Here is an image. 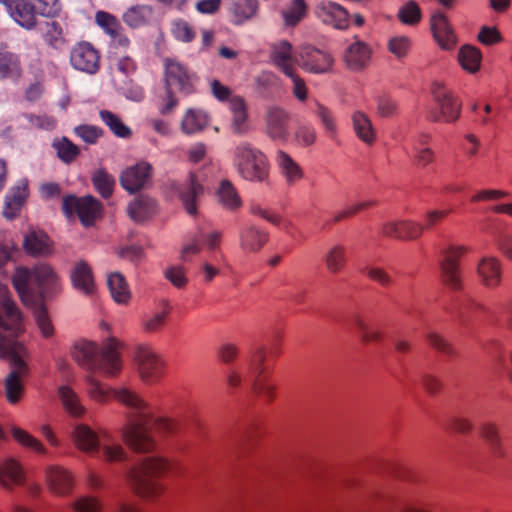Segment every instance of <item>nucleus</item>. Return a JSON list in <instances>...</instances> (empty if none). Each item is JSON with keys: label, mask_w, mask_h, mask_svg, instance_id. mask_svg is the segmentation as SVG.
Wrapping results in <instances>:
<instances>
[{"label": "nucleus", "mask_w": 512, "mask_h": 512, "mask_svg": "<svg viewBox=\"0 0 512 512\" xmlns=\"http://www.w3.org/2000/svg\"><path fill=\"white\" fill-rule=\"evenodd\" d=\"M115 396L124 405L139 410L131 416L122 430L123 441L131 450L137 453L152 452L156 448V443L150 435L151 431L169 435L179 430L180 425L174 419L153 418L147 404L136 393L123 389L116 392Z\"/></svg>", "instance_id": "f257e3e1"}, {"label": "nucleus", "mask_w": 512, "mask_h": 512, "mask_svg": "<svg viewBox=\"0 0 512 512\" xmlns=\"http://www.w3.org/2000/svg\"><path fill=\"white\" fill-rule=\"evenodd\" d=\"M181 473V466L176 460L162 456H148L136 464L129 473L132 489L141 498L160 497L165 486L161 480L170 475Z\"/></svg>", "instance_id": "f03ea898"}, {"label": "nucleus", "mask_w": 512, "mask_h": 512, "mask_svg": "<svg viewBox=\"0 0 512 512\" xmlns=\"http://www.w3.org/2000/svg\"><path fill=\"white\" fill-rule=\"evenodd\" d=\"M125 344L116 337H108L99 348L94 342L80 341L72 350L73 359L82 367L108 377L122 370V352Z\"/></svg>", "instance_id": "7ed1b4c3"}, {"label": "nucleus", "mask_w": 512, "mask_h": 512, "mask_svg": "<svg viewBox=\"0 0 512 512\" xmlns=\"http://www.w3.org/2000/svg\"><path fill=\"white\" fill-rule=\"evenodd\" d=\"M32 281L38 287L42 300L61 291L60 278L50 264L40 263L31 269L17 266L11 276V283L25 307H33L36 304V293L30 287Z\"/></svg>", "instance_id": "20e7f679"}, {"label": "nucleus", "mask_w": 512, "mask_h": 512, "mask_svg": "<svg viewBox=\"0 0 512 512\" xmlns=\"http://www.w3.org/2000/svg\"><path fill=\"white\" fill-rule=\"evenodd\" d=\"M62 211L68 218H77L85 228L93 227L105 214L103 203L92 195H65Z\"/></svg>", "instance_id": "39448f33"}, {"label": "nucleus", "mask_w": 512, "mask_h": 512, "mask_svg": "<svg viewBox=\"0 0 512 512\" xmlns=\"http://www.w3.org/2000/svg\"><path fill=\"white\" fill-rule=\"evenodd\" d=\"M237 169L240 176L250 182H266L269 179L270 166L266 155L249 145H240L235 149Z\"/></svg>", "instance_id": "423d86ee"}, {"label": "nucleus", "mask_w": 512, "mask_h": 512, "mask_svg": "<svg viewBox=\"0 0 512 512\" xmlns=\"http://www.w3.org/2000/svg\"><path fill=\"white\" fill-rule=\"evenodd\" d=\"M431 94L436 104L427 112L426 118L432 122L454 123L461 115L462 103L444 84L435 82Z\"/></svg>", "instance_id": "0eeeda50"}, {"label": "nucleus", "mask_w": 512, "mask_h": 512, "mask_svg": "<svg viewBox=\"0 0 512 512\" xmlns=\"http://www.w3.org/2000/svg\"><path fill=\"white\" fill-rule=\"evenodd\" d=\"M468 252L465 245H449L441 252L440 281L451 291L459 292L464 287L460 261Z\"/></svg>", "instance_id": "6e6552de"}, {"label": "nucleus", "mask_w": 512, "mask_h": 512, "mask_svg": "<svg viewBox=\"0 0 512 512\" xmlns=\"http://www.w3.org/2000/svg\"><path fill=\"white\" fill-rule=\"evenodd\" d=\"M195 73L176 57L163 59V82L165 89H176L180 94L191 95L196 91Z\"/></svg>", "instance_id": "1a4fd4ad"}, {"label": "nucleus", "mask_w": 512, "mask_h": 512, "mask_svg": "<svg viewBox=\"0 0 512 512\" xmlns=\"http://www.w3.org/2000/svg\"><path fill=\"white\" fill-rule=\"evenodd\" d=\"M0 331L18 337L24 333V315L7 286L0 284Z\"/></svg>", "instance_id": "9d476101"}, {"label": "nucleus", "mask_w": 512, "mask_h": 512, "mask_svg": "<svg viewBox=\"0 0 512 512\" xmlns=\"http://www.w3.org/2000/svg\"><path fill=\"white\" fill-rule=\"evenodd\" d=\"M135 361L143 381L156 383L164 376L165 362L151 347L139 346L135 352Z\"/></svg>", "instance_id": "9b49d317"}, {"label": "nucleus", "mask_w": 512, "mask_h": 512, "mask_svg": "<svg viewBox=\"0 0 512 512\" xmlns=\"http://www.w3.org/2000/svg\"><path fill=\"white\" fill-rule=\"evenodd\" d=\"M153 167L147 161H139L125 168L119 177L120 185L130 194H136L152 183Z\"/></svg>", "instance_id": "f8f14e48"}, {"label": "nucleus", "mask_w": 512, "mask_h": 512, "mask_svg": "<svg viewBox=\"0 0 512 512\" xmlns=\"http://www.w3.org/2000/svg\"><path fill=\"white\" fill-rule=\"evenodd\" d=\"M71 66L78 71L95 74L101 66L100 51L88 41L77 42L70 50Z\"/></svg>", "instance_id": "ddd939ff"}, {"label": "nucleus", "mask_w": 512, "mask_h": 512, "mask_svg": "<svg viewBox=\"0 0 512 512\" xmlns=\"http://www.w3.org/2000/svg\"><path fill=\"white\" fill-rule=\"evenodd\" d=\"M432 36L442 50H452L457 45V35L447 15L435 10L429 19Z\"/></svg>", "instance_id": "4468645a"}, {"label": "nucleus", "mask_w": 512, "mask_h": 512, "mask_svg": "<svg viewBox=\"0 0 512 512\" xmlns=\"http://www.w3.org/2000/svg\"><path fill=\"white\" fill-rule=\"evenodd\" d=\"M94 19L97 26L109 37L112 46L127 48L130 45L121 21L114 14L98 10Z\"/></svg>", "instance_id": "2eb2a0df"}, {"label": "nucleus", "mask_w": 512, "mask_h": 512, "mask_svg": "<svg viewBox=\"0 0 512 512\" xmlns=\"http://www.w3.org/2000/svg\"><path fill=\"white\" fill-rule=\"evenodd\" d=\"M5 8L9 16L21 27L33 30L38 25L34 0H10Z\"/></svg>", "instance_id": "dca6fc26"}, {"label": "nucleus", "mask_w": 512, "mask_h": 512, "mask_svg": "<svg viewBox=\"0 0 512 512\" xmlns=\"http://www.w3.org/2000/svg\"><path fill=\"white\" fill-rule=\"evenodd\" d=\"M205 193L204 185L199 181L195 172H189L187 183L179 190L178 197L185 209L191 216L198 214V201Z\"/></svg>", "instance_id": "f3484780"}, {"label": "nucleus", "mask_w": 512, "mask_h": 512, "mask_svg": "<svg viewBox=\"0 0 512 512\" xmlns=\"http://www.w3.org/2000/svg\"><path fill=\"white\" fill-rule=\"evenodd\" d=\"M503 273L502 263L496 257H483L477 264L480 283L488 289H497L501 286Z\"/></svg>", "instance_id": "a211bd4d"}, {"label": "nucleus", "mask_w": 512, "mask_h": 512, "mask_svg": "<svg viewBox=\"0 0 512 512\" xmlns=\"http://www.w3.org/2000/svg\"><path fill=\"white\" fill-rule=\"evenodd\" d=\"M318 16L324 24L338 30H347L350 26L351 16L342 5L327 1L318 6Z\"/></svg>", "instance_id": "6ab92c4d"}, {"label": "nucleus", "mask_w": 512, "mask_h": 512, "mask_svg": "<svg viewBox=\"0 0 512 512\" xmlns=\"http://www.w3.org/2000/svg\"><path fill=\"white\" fill-rule=\"evenodd\" d=\"M300 58L303 68L313 73L329 72L334 65V58L329 52L313 46L305 47Z\"/></svg>", "instance_id": "aec40b11"}, {"label": "nucleus", "mask_w": 512, "mask_h": 512, "mask_svg": "<svg viewBox=\"0 0 512 512\" xmlns=\"http://www.w3.org/2000/svg\"><path fill=\"white\" fill-rule=\"evenodd\" d=\"M158 210L157 200L147 194H139L127 206V214L136 223L151 220Z\"/></svg>", "instance_id": "412c9836"}, {"label": "nucleus", "mask_w": 512, "mask_h": 512, "mask_svg": "<svg viewBox=\"0 0 512 512\" xmlns=\"http://www.w3.org/2000/svg\"><path fill=\"white\" fill-rule=\"evenodd\" d=\"M372 57V48L368 43L354 36V42L345 50L344 62L351 70L359 71L368 66Z\"/></svg>", "instance_id": "4be33fe9"}, {"label": "nucleus", "mask_w": 512, "mask_h": 512, "mask_svg": "<svg viewBox=\"0 0 512 512\" xmlns=\"http://www.w3.org/2000/svg\"><path fill=\"white\" fill-rule=\"evenodd\" d=\"M19 363V366L12 367V371L5 380V394L11 404H16L22 399L25 391L23 378L29 373L26 362Z\"/></svg>", "instance_id": "5701e85b"}, {"label": "nucleus", "mask_w": 512, "mask_h": 512, "mask_svg": "<svg viewBox=\"0 0 512 512\" xmlns=\"http://www.w3.org/2000/svg\"><path fill=\"white\" fill-rule=\"evenodd\" d=\"M271 62L286 76L296 72L297 59L294 56L293 46L287 40L274 45L270 55Z\"/></svg>", "instance_id": "b1692460"}, {"label": "nucleus", "mask_w": 512, "mask_h": 512, "mask_svg": "<svg viewBox=\"0 0 512 512\" xmlns=\"http://www.w3.org/2000/svg\"><path fill=\"white\" fill-rule=\"evenodd\" d=\"M23 248L32 257L48 256L53 253V241L44 231L32 230L25 235Z\"/></svg>", "instance_id": "393cba45"}, {"label": "nucleus", "mask_w": 512, "mask_h": 512, "mask_svg": "<svg viewBox=\"0 0 512 512\" xmlns=\"http://www.w3.org/2000/svg\"><path fill=\"white\" fill-rule=\"evenodd\" d=\"M423 231L422 225L413 221L389 222L382 227L385 236L406 241L418 239Z\"/></svg>", "instance_id": "a878e982"}, {"label": "nucleus", "mask_w": 512, "mask_h": 512, "mask_svg": "<svg viewBox=\"0 0 512 512\" xmlns=\"http://www.w3.org/2000/svg\"><path fill=\"white\" fill-rule=\"evenodd\" d=\"M219 204L226 210L236 212L243 206L242 197L229 179H222L215 190Z\"/></svg>", "instance_id": "bb28decb"}, {"label": "nucleus", "mask_w": 512, "mask_h": 512, "mask_svg": "<svg viewBox=\"0 0 512 512\" xmlns=\"http://www.w3.org/2000/svg\"><path fill=\"white\" fill-rule=\"evenodd\" d=\"M46 477L50 490L57 495H66L73 486L72 475L60 466H51L46 470Z\"/></svg>", "instance_id": "cd10ccee"}, {"label": "nucleus", "mask_w": 512, "mask_h": 512, "mask_svg": "<svg viewBox=\"0 0 512 512\" xmlns=\"http://www.w3.org/2000/svg\"><path fill=\"white\" fill-rule=\"evenodd\" d=\"M289 115L280 107H271L267 112L268 134L274 139H285L288 131Z\"/></svg>", "instance_id": "c85d7f7f"}, {"label": "nucleus", "mask_w": 512, "mask_h": 512, "mask_svg": "<svg viewBox=\"0 0 512 512\" xmlns=\"http://www.w3.org/2000/svg\"><path fill=\"white\" fill-rule=\"evenodd\" d=\"M269 234L254 226L244 228L240 234V244L244 251L255 253L260 251L268 242Z\"/></svg>", "instance_id": "c756f323"}, {"label": "nucleus", "mask_w": 512, "mask_h": 512, "mask_svg": "<svg viewBox=\"0 0 512 512\" xmlns=\"http://www.w3.org/2000/svg\"><path fill=\"white\" fill-rule=\"evenodd\" d=\"M73 285L86 294H91L95 290L93 272L90 265L85 261L76 263L71 274Z\"/></svg>", "instance_id": "7c9ffc66"}, {"label": "nucleus", "mask_w": 512, "mask_h": 512, "mask_svg": "<svg viewBox=\"0 0 512 512\" xmlns=\"http://www.w3.org/2000/svg\"><path fill=\"white\" fill-rule=\"evenodd\" d=\"M253 392L267 403H271L276 398L277 384L272 379L270 371L262 369L255 377Z\"/></svg>", "instance_id": "2f4dec72"}, {"label": "nucleus", "mask_w": 512, "mask_h": 512, "mask_svg": "<svg viewBox=\"0 0 512 512\" xmlns=\"http://www.w3.org/2000/svg\"><path fill=\"white\" fill-rule=\"evenodd\" d=\"M309 6L306 0H289L285 7L281 10L286 27L294 28L308 15Z\"/></svg>", "instance_id": "473e14b6"}, {"label": "nucleus", "mask_w": 512, "mask_h": 512, "mask_svg": "<svg viewBox=\"0 0 512 512\" xmlns=\"http://www.w3.org/2000/svg\"><path fill=\"white\" fill-rule=\"evenodd\" d=\"M106 432L95 433L87 425L81 424L75 428L74 442L84 452L95 451L99 446L100 437H106Z\"/></svg>", "instance_id": "72a5a7b5"}, {"label": "nucleus", "mask_w": 512, "mask_h": 512, "mask_svg": "<svg viewBox=\"0 0 512 512\" xmlns=\"http://www.w3.org/2000/svg\"><path fill=\"white\" fill-rule=\"evenodd\" d=\"M24 481V471L17 461L7 460L0 464V485L10 488L23 485Z\"/></svg>", "instance_id": "f704fd0d"}, {"label": "nucleus", "mask_w": 512, "mask_h": 512, "mask_svg": "<svg viewBox=\"0 0 512 512\" xmlns=\"http://www.w3.org/2000/svg\"><path fill=\"white\" fill-rule=\"evenodd\" d=\"M23 69L20 58L17 54L8 51H0V80L17 79L22 76Z\"/></svg>", "instance_id": "c9c22d12"}, {"label": "nucleus", "mask_w": 512, "mask_h": 512, "mask_svg": "<svg viewBox=\"0 0 512 512\" xmlns=\"http://www.w3.org/2000/svg\"><path fill=\"white\" fill-rule=\"evenodd\" d=\"M458 60L465 71L476 73L481 66L482 53L480 49L475 46L464 45L458 52Z\"/></svg>", "instance_id": "e433bc0d"}, {"label": "nucleus", "mask_w": 512, "mask_h": 512, "mask_svg": "<svg viewBox=\"0 0 512 512\" xmlns=\"http://www.w3.org/2000/svg\"><path fill=\"white\" fill-rule=\"evenodd\" d=\"M208 125V117L205 113L188 109L182 119L181 129L186 134H196L204 130Z\"/></svg>", "instance_id": "4c0bfd02"}, {"label": "nucleus", "mask_w": 512, "mask_h": 512, "mask_svg": "<svg viewBox=\"0 0 512 512\" xmlns=\"http://www.w3.org/2000/svg\"><path fill=\"white\" fill-rule=\"evenodd\" d=\"M108 287L113 299L117 303L127 304L131 299V292L126 279L119 272L108 276Z\"/></svg>", "instance_id": "58836bf2"}, {"label": "nucleus", "mask_w": 512, "mask_h": 512, "mask_svg": "<svg viewBox=\"0 0 512 512\" xmlns=\"http://www.w3.org/2000/svg\"><path fill=\"white\" fill-rule=\"evenodd\" d=\"M151 13L152 9L147 5H134L124 12L122 18L126 25L135 29L146 25Z\"/></svg>", "instance_id": "ea45409f"}, {"label": "nucleus", "mask_w": 512, "mask_h": 512, "mask_svg": "<svg viewBox=\"0 0 512 512\" xmlns=\"http://www.w3.org/2000/svg\"><path fill=\"white\" fill-rule=\"evenodd\" d=\"M352 120L355 133L359 139L366 144H373L376 140V133L368 116L362 112H355Z\"/></svg>", "instance_id": "a19ab883"}, {"label": "nucleus", "mask_w": 512, "mask_h": 512, "mask_svg": "<svg viewBox=\"0 0 512 512\" xmlns=\"http://www.w3.org/2000/svg\"><path fill=\"white\" fill-rule=\"evenodd\" d=\"M22 350L21 343L0 334V358L8 359L12 367L19 366V362H25L20 355Z\"/></svg>", "instance_id": "79ce46f5"}, {"label": "nucleus", "mask_w": 512, "mask_h": 512, "mask_svg": "<svg viewBox=\"0 0 512 512\" xmlns=\"http://www.w3.org/2000/svg\"><path fill=\"white\" fill-rule=\"evenodd\" d=\"M231 13L236 24H242L251 19L258 10V0H233Z\"/></svg>", "instance_id": "37998d69"}, {"label": "nucleus", "mask_w": 512, "mask_h": 512, "mask_svg": "<svg viewBox=\"0 0 512 512\" xmlns=\"http://www.w3.org/2000/svg\"><path fill=\"white\" fill-rule=\"evenodd\" d=\"M91 181L95 190L100 194L102 198L109 199L113 195L115 179L106 170H97L92 175Z\"/></svg>", "instance_id": "c03bdc74"}, {"label": "nucleus", "mask_w": 512, "mask_h": 512, "mask_svg": "<svg viewBox=\"0 0 512 512\" xmlns=\"http://www.w3.org/2000/svg\"><path fill=\"white\" fill-rule=\"evenodd\" d=\"M42 38L44 42L53 49H59L66 43L63 28L56 21L45 23Z\"/></svg>", "instance_id": "a18cd8bd"}, {"label": "nucleus", "mask_w": 512, "mask_h": 512, "mask_svg": "<svg viewBox=\"0 0 512 512\" xmlns=\"http://www.w3.org/2000/svg\"><path fill=\"white\" fill-rule=\"evenodd\" d=\"M229 107L233 114L235 129L242 132L248 119V108L245 99L239 95H234L229 101Z\"/></svg>", "instance_id": "49530a36"}, {"label": "nucleus", "mask_w": 512, "mask_h": 512, "mask_svg": "<svg viewBox=\"0 0 512 512\" xmlns=\"http://www.w3.org/2000/svg\"><path fill=\"white\" fill-rule=\"evenodd\" d=\"M99 115L109 129L120 138H130L132 131L126 126L121 117L109 110H101Z\"/></svg>", "instance_id": "de8ad7c7"}, {"label": "nucleus", "mask_w": 512, "mask_h": 512, "mask_svg": "<svg viewBox=\"0 0 512 512\" xmlns=\"http://www.w3.org/2000/svg\"><path fill=\"white\" fill-rule=\"evenodd\" d=\"M397 17L401 23L415 26L422 20V10L416 1L410 0L401 6Z\"/></svg>", "instance_id": "09e8293b"}, {"label": "nucleus", "mask_w": 512, "mask_h": 512, "mask_svg": "<svg viewBox=\"0 0 512 512\" xmlns=\"http://www.w3.org/2000/svg\"><path fill=\"white\" fill-rule=\"evenodd\" d=\"M59 397L66 411L73 416H81L84 413V408L80 404L78 396L68 386H61L58 389Z\"/></svg>", "instance_id": "8fccbe9b"}, {"label": "nucleus", "mask_w": 512, "mask_h": 512, "mask_svg": "<svg viewBox=\"0 0 512 512\" xmlns=\"http://www.w3.org/2000/svg\"><path fill=\"white\" fill-rule=\"evenodd\" d=\"M326 267L329 272L337 274L341 272L346 265V249L342 245H336L331 248L325 258Z\"/></svg>", "instance_id": "3c124183"}, {"label": "nucleus", "mask_w": 512, "mask_h": 512, "mask_svg": "<svg viewBox=\"0 0 512 512\" xmlns=\"http://www.w3.org/2000/svg\"><path fill=\"white\" fill-rule=\"evenodd\" d=\"M277 159L283 173L289 181L300 180L303 177V170L301 167L291 158L289 154L284 151H279Z\"/></svg>", "instance_id": "603ef678"}, {"label": "nucleus", "mask_w": 512, "mask_h": 512, "mask_svg": "<svg viewBox=\"0 0 512 512\" xmlns=\"http://www.w3.org/2000/svg\"><path fill=\"white\" fill-rule=\"evenodd\" d=\"M171 32L176 40L183 43H191L195 40L197 34L194 26L184 19L173 21Z\"/></svg>", "instance_id": "864d4df0"}, {"label": "nucleus", "mask_w": 512, "mask_h": 512, "mask_svg": "<svg viewBox=\"0 0 512 512\" xmlns=\"http://www.w3.org/2000/svg\"><path fill=\"white\" fill-rule=\"evenodd\" d=\"M481 437L486 441L489 445L490 449L496 456H503V451L501 449V442L498 434V429L496 425L492 423H485L480 427Z\"/></svg>", "instance_id": "5fc2aeb1"}, {"label": "nucleus", "mask_w": 512, "mask_h": 512, "mask_svg": "<svg viewBox=\"0 0 512 512\" xmlns=\"http://www.w3.org/2000/svg\"><path fill=\"white\" fill-rule=\"evenodd\" d=\"M11 433L15 441H17L22 446L32 449L33 451L40 454L45 452V448L42 443L27 431L18 427H14L12 428Z\"/></svg>", "instance_id": "6e6d98bb"}, {"label": "nucleus", "mask_w": 512, "mask_h": 512, "mask_svg": "<svg viewBox=\"0 0 512 512\" xmlns=\"http://www.w3.org/2000/svg\"><path fill=\"white\" fill-rule=\"evenodd\" d=\"M34 317L43 337H51L54 334V327L44 303H41L37 308H35Z\"/></svg>", "instance_id": "4d7b16f0"}, {"label": "nucleus", "mask_w": 512, "mask_h": 512, "mask_svg": "<svg viewBox=\"0 0 512 512\" xmlns=\"http://www.w3.org/2000/svg\"><path fill=\"white\" fill-rule=\"evenodd\" d=\"M353 321L355 326L359 330L361 341L363 343L367 344L370 342H378L382 340L383 333L380 330L370 329L365 320L361 316L355 315Z\"/></svg>", "instance_id": "13d9d810"}, {"label": "nucleus", "mask_w": 512, "mask_h": 512, "mask_svg": "<svg viewBox=\"0 0 512 512\" xmlns=\"http://www.w3.org/2000/svg\"><path fill=\"white\" fill-rule=\"evenodd\" d=\"M412 46V41L407 36H396L389 40L387 48L389 52L395 55L398 59L404 58L408 55Z\"/></svg>", "instance_id": "bf43d9fd"}, {"label": "nucleus", "mask_w": 512, "mask_h": 512, "mask_svg": "<svg viewBox=\"0 0 512 512\" xmlns=\"http://www.w3.org/2000/svg\"><path fill=\"white\" fill-rule=\"evenodd\" d=\"M164 275L178 289L185 288L189 282L186 269L180 265L169 266Z\"/></svg>", "instance_id": "052dcab7"}, {"label": "nucleus", "mask_w": 512, "mask_h": 512, "mask_svg": "<svg viewBox=\"0 0 512 512\" xmlns=\"http://www.w3.org/2000/svg\"><path fill=\"white\" fill-rule=\"evenodd\" d=\"M56 149L58 157L66 163H71L80 154L79 147L67 138H63L61 141H59L56 144Z\"/></svg>", "instance_id": "680f3d73"}, {"label": "nucleus", "mask_w": 512, "mask_h": 512, "mask_svg": "<svg viewBox=\"0 0 512 512\" xmlns=\"http://www.w3.org/2000/svg\"><path fill=\"white\" fill-rule=\"evenodd\" d=\"M179 100L176 97L173 89H165L164 94L158 97V109L159 113L163 116L172 113V111L178 106Z\"/></svg>", "instance_id": "e2e57ef3"}, {"label": "nucleus", "mask_w": 512, "mask_h": 512, "mask_svg": "<svg viewBox=\"0 0 512 512\" xmlns=\"http://www.w3.org/2000/svg\"><path fill=\"white\" fill-rule=\"evenodd\" d=\"M510 196V193L499 189H483L477 191L470 197L471 203L489 202L504 199Z\"/></svg>", "instance_id": "0e129e2a"}, {"label": "nucleus", "mask_w": 512, "mask_h": 512, "mask_svg": "<svg viewBox=\"0 0 512 512\" xmlns=\"http://www.w3.org/2000/svg\"><path fill=\"white\" fill-rule=\"evenodd\" d=\"M397 111V102L390 95L383 94L377 98V114L380 117H392L397 114Z\"/></svg>", "instance_id": "69168bd1"}, {"label": "nucleus", "mask_w": 512, "mask_h": 512, "mask_svg": "<svg viewBox=\"0 0 512 512\" xmlns=\"http://www.w3.org/2000/svg\"><path fill=\"white\" fill-rule=\"evenodd\" d=\"M451 213H453L452 208L427 211L424 217L425 222L422 225V228H424V230L434 229L440 225Z\"/></svg>", "instance_id": "338daca9"}, {"label": "nucleus", "mask_w": 512, "mask_h": 512, "mask_svg": "<svg viewBox=\"0 0 512 512\" xmlns=\"http://www.w3.org/2000/svg\"><path fill=\"white\" fill-rule=\"evenodd\" d=\"M72 508L75 512H101V502L92 496H85L77 499L73 504Z\"/></svg>", "instance_id": "774afa93"}]
</instances>
